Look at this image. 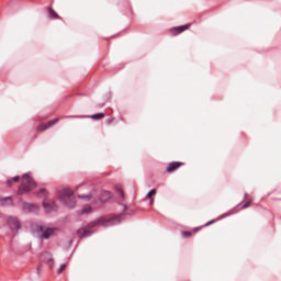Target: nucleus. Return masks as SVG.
I'll return each mask as SVG.
<instances>
[{
    "instance_id": "f257e3e1",
    "label": "nucleus",
    "mask_w": 281,
    "mask_h": 281,
    "mask_svg": "<svg viewBox=\"0 0 281 281\" xmlns=\"http://www.w3.org/2000/svg\"><path fill=\"white\" fill-rule=\"evenodd\" d=\"M125 218L126 214L124 213L113 215L109 218L100 217L95 221L90 222L86 228H79L77 231V234L79 238H89V236L93 234V231L91 229H93V227H95L97 225H102V227H113V225H120V223H122V221H124Z\"/></svg>"
},
{
    "instance_id": "f03ea898",
    "label": "nucleus",
    "mask_w": 281,
    "mask_h": 281,
    "mask_svg": "<svg viewBox=\"0 0 281 281\" xmlns=\"http://www.w3.org/2000/svg\"><path fill=\"white\" fill-rule=\"evenodd\" d=\"M30 232L32 236H35V238H40V240H49L56 232H58V228L56 227H47L42 222H32L30 226Z\"/></svg>"
},
{
    "instance_id": "7ed1b4c3",
    "label": "nucleus",
    "mask_w": 281,
    "mask_h": 281,
    "mask_svg": "<svg viewBox=\"0 0 281 281\" xmlns=\"http://www.w3.org/2000/svg\"><path fill=\"white\" fill-rule=\"evenodd\" d=\"M59 201L69 210H74V207H76V195H74V191L69 188L60 191Z\"/></svg>"
},
{
    "instance_id": "20e7f679",
    "label": "nucleus",
    "mask_w": 281,
    "mask_h": 281,
    "mask_svg": "<svg viewBox=\"0 0 281 281\" xmlns=\"http://www.w3.org/2000/svg\"><path fill=\"white\" fill-rule=\"evenodd\" d=\"M36 188V182L32 179L30 173H24L22 177V184L18 189V194L23 196V194H27V192H32Z\"/></svg>"
},
{
    "instance_id": "39448f33",
    "label": "nucleus",
    "mask_w": 281,
    "mask_h": 281,
    "mask_svg": "<svg viewBox=\"0 0 281 281\" xmlns=\"http://www.w3.org/2000/svg\"><path fill=\"white\" fill-rule=\"evenodd\" d=\"M22 210L27 214H36L41 207L37 204L22 201Z\"/></svg>"
},
{
    "instance_id": "423d86ee",
    "label": "nucleus",
    "mask_w": 281,
    "mask_h": 281,
    "mask_svg": "<svg viewBox=\"0 0 281 281\" xmlns=\"http://www.w3.org/2000/svg\"><path fill=\"white\" fill-rule=\"evenodd\" d=\"M104 116H105L104 113H97V114H92L90 116H87V115H69V116H64V120H67V119L82 120L85 117H90V120H102Z\"/></svg>"
},
{
    "instance_id": "0eeeda50",
    "label": "nucleus",
    "mask_w": 281,
    "mask_h": 281,
    "mask_svg": "<svg viewBox=\"0 0 281 281\" xmlns=\"http://www.w3.org/2000/svg\"><path fill=\"white\" fill-rule=\"evenodd\" d=\"M46 214H52V212H56L58 210V205L56 204V201L49 200V201H43L42 203Z\"/></svg>"
},
{
    "instance_id": "6e6552de",
    "label": "nucleus",
    "mask_w": 281,
    "mask_h": 281,
    "mask_svg": "<svg viewBox=\"0 0 281 281\" xmlns=\"http://www.w3.org/2000/svg\"><path fill=\"white\" fill-rule=\"evenodd\" d=\"M8 225L13 232H19V229H21V222H19V218L16 216H9Z\"/></svg>"
},
{
    "instance_id": "1a4fd4ad",
    "label": "nucleus",
    "mask_w": 281,
    "mask_h": 281,
    "mask_svg": "<svg viewBox=\"0 0 281 281\" xmlns=\"http://www.w3.org/2000/svg\"><path fill=\"white\" fill-rule=\"evenodd\" d=\"M98 194V192L95 190H93L92 192L88 193V194H79L78 199H81L82 201H91V203H98V200H95V195Z\"/></svg>"
},
{
    "instance_id": "9d476101",
    "label": "nucleus",
    "mask_w": 281,
    "mask_h": 281,
    "mask_svg": "<svg viewBox=\"0 0 281 281\" xmlns=\"http://www.w3.org/2000/svg\"><path fill=\"white\" fill-rule=\"evenodd\" d=\"M42 262H46L49 269H54V257L49 252H44L41 256Z\"/></svg>"
},
{
    "instance_id": "9b49d317",
    "label": "nucleus",
    "mask_w": 281,
    "mask_h": 281,
    "mask_svg": "<svg viewBox=\"0 0 281 281\" xmlns=\"http://www.w3.org/2000/svg\"><path fill=\"white\" fill-rule=\"evenodd\" d=\"M186 30H190V24H184V25H181V26L172 27V29H170V33L173 36H177L179 34H183V32H186Z\"/></svg>"
},
{
    "instance_id": "f8f14e48",
    "label": "nucleus",
    "mask_w": 281,
    "mask_h": 281,
    "mask_svg": "<svg viewBox=\"0 0 281 281\" xmlns=\"http://www.w3.org/2000/svg\"><path fill=\"white\" fill-rule=\"evenodd\" d=\"M58 122H60V119L50 120L46 124L40 126L38 131H47V128H52V126L58 124Z\"/></svg>"
},
{
    "instance_id": "ddd939ff",
    "label": "nucleus",
    "mask_w": 281,
    "mask_h": 281,
    "mask_svg": "<svg viewBox=\"0 0 281 281\" xmlns=\"http://www.w3.org/2000/svg\"><path fill=\"white\" fill-rule=\"evenodd\" d=\"M183 166V162L173 161L170 162L167 167V172H175V170H178V168H181Z\"/></svg>"
},
{
    "instance_id": "4468645a",
    "label": "nucleus",
    "mask_w": 281,
    "mask_h": 281,
    "mask_svg": "<svg viewBox=\"0 0 281 281\" xmlns=\"http://www.w3.org/2000/svg\"><path fill=\"white\" fill-rule=\"evenodd\" d=\"M113 196V193L110 191H103L101 195L99 196L100 203H106Z\"/></svg>"
},
{
    "instance_id": "2eb2a0df",
    "label": "nucleus",
    "mask_w": 281,
    "mask_h": 281,
    "mask_svg": "<svg viewBox=\"0 0 281 281\" xmlns=\"http://www.w3.org/2000/svg\"><path fill=\"white\" fill-rule=\"evenodd\" d=\"M234 212L229 211L227 213L222 214L217 220H212L205 224V227H209V225H212L213 223H216V221H223V218H227V216H232Z\"/></svg>"
},
{
    "instance_id": "dca6fc26",
    "label": "nucleus",
    "mask_w": 281,
    "mask_h": 281,
    "mask_svg": "<svg viewBox=\"0 0 281 281\" xmlns=\"http://www.w3.org/2000/svg\"><path fill=\"white\" fill-rule=\"evenodd\" d=\"M47 12H48L49 19H58L59 18L58 13L55 10H53L52 7H49L47 9Z\"/></svg>"
},
{
    "instance_id": "f3484780",
    "label": "nucleus",
    "mask_w": 281,
    "mask_h": 281,
    "mask_svg": "<svg viewBox=\"0 0 281 281\" xmlns=\"http://www.w3.org/2000/svg\"><path fill=\"white\" fill-rule=\"evenodd\" d=\"M0 203H2V205H5V203L8 205H12V198L11 196L2 198L0 199Z\"/></svg>"
},
{
    "instance_id": "a211bd4d",
    "label": "nucleus",
    "mask_w": 281,
    "mask_h": 281,
    "mask_svg": "<svg viewBox=\"0 0 281 281\" xmlns=\"http://www.w3.org/2000/svg\"><path fill=\"white\" fill-rule=\"evenodd\" d=\"M21 177L15 176L13 178H11L10 180H7V186H12V183H16L18 181H20Z\"/></svg>"
},
{
    "instance_id": "6ab92c4d",
    "label": "nucleus",
    "mask_w": 281,
    "mask_h": 281,
    "mask_svg": "<svg viewBox=\"0 0 281 281\" xmlns=\"http://www.w3.org/2000/svg\"><path fill=\"white\" fill-rule=\"evenodd\" d=\"M251 201H254V200H247L246 202H244V203H240L239 205H238V207H240V205H241V210H247V207H249V205H251Z\"/></svg>"
},
{
    "instance_id": "aec40b11",
    "label": "nucleus",
    "mask_w": 281,
    "mask_h": 281,
    "mask_svg": "<svg viewBox=\"0 0 281 281\" xmlns=\"http://www.w3.org/2000/svg\"><path fill=\"white\" fill-rule=\"evenodd\" d=\"M89 212H91V207L86 205L79 211V214H89Z\"/></svg>"
},
{
    "instance_id": "412c9836",
    "label": "nucleus",
    "mask_w": 281,
    "mask_h": 281,
    "mask_svg": "<svg viewBox=\"0 0 281 281\" xmlns=\"http://www.w3.org/2000/svg\"><path fill=\"white\" fill-rule=\"evenodd\" d=\"M115 189L116 192H119L120 198L124 199V191H122V187L120 184H116Z\"/></svg>"
},
{
    "instance_id": "4be33fe9",
    "label": "nucleus",
    "mask_w": 281,
    "mask_h": 281,
    "mask_svg": "<svg viewBox=\"0 0 281 281\" xmlns=\"http://www.w3.org/2000/svg\"><path fill=\"white\" fill-rule=\"evenodd\" d=\"M155 194H157V190H156V189H151V190L146 194V199H153V196H155Z\"/></svg>"
},
{
    "instance_id": "5701e85b",
    "label": "nucleus",
    "mask_w": 281,
    "mask_h": 281,
    "mask_svg": "<svg viewBox=\"0 0 281 281\" xmlns=\"http://www.w3.org/2000/svg\"><path fill=\"white\" fill-rule=\"evenodd\" d=\"M65 269H67V265L66 263L60 265V267L57 269L58 276H60V273H63V271H65Z\"/></svg>"
},
{
    "instance_id": "b1692460",
    "label": "nucleus",
    "mask_w": 281,
    "mask_h": 281,
    "mask_svg": "<svg viewBox=\"0 0 281 281\" xmlns=\"http://www.w3.org/2000/svg\"><path fill=\"white\" fill-rule=\"evenodd\" d=\"M182 236H183V238H190V236H192V233L184 231V232H182Z\"/></svg>"
},
{
    "instance_id": "393cba45",
    "label": "nucleus",
    "mask_w": 281,
    "mask_h": 281,
    "mask_svg": "<svg viewBox=\"0 0 281 281\" xmlns=\"http://www.w3.org/2000/svg\"><path fill=\"white\" fill-rule=\"evenodd\" d=\"M43 270V266L42 265H38L37 268H36V274L37 276H41V271Z\"/></svg>"
},
{
    "instance_id": "a878e982",
    "label": "nucleus",
    "mask_w": 281,
    "mask_h": 281,
    "mask_svg": "<svg viewBox=\"0 0 281 281\" xmlns=\"http://www.w3.org/2000/svg\"><path fill=\"white\" fill-rule=\"evenodd\" d=\"M40 194H42L43 196H45V195L47 194V190L41 189V190H40Z\"/></svg>"
},
{
    "instance_id": "bb28decb",
    "label": "nucleus",
    "mask_w": 281,
    "mask_h": 281,
    "mask_svg": "<svg viewBox=\"0 0 281 281\" xmlns=\"http://www.w3.org/2000/svg\"><path fill=\"white\" fill-rule=\"evenodd\" d=\"M153 203H155V199L150 200L149 205H153Z\"/></svg>"
},
{
    "instance_id": "cd10ccee",
    "label": "nucleus",
    "mask_w": 281,
    "mask_h": 281,
    "mask_svg": "<svg viewBox=\"0 0 281 281\" xmlns=\"http://www.w3.org/2000/svg\"><path fill=\"white\" fill-rule=\"evenodd\" d=\"M123 210H126V205H123Z\"/></svg>"
},
{
    "instance_id": "c85d7f7f",
    "label": "nucleus",
    "mask_w": 281,
    "mask_h": 281,
    "mask_svg": "<svg viewBox=\"0 0 281 281\" xmlns=\"http://www.w3.org/2000/svg\"><path fill=\"white\" fill-rule=\"evenodd\" d=\"M245 199H247V193H245Z\"/></svg>"
}]
</instances>
